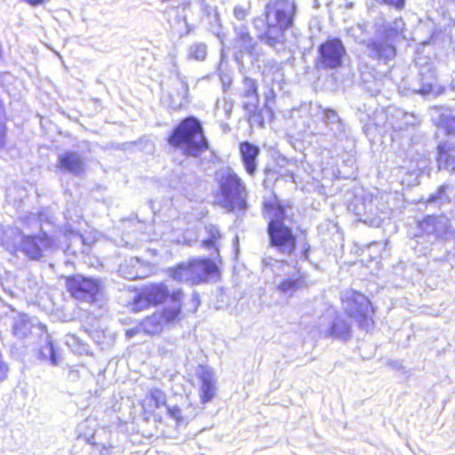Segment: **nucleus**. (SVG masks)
I'll use <instances>...</instances> for the list:
<instances>
[{
  "label": "nucleus",
  "instance_id": "1",
  "mask_svg": "<svg viewBox=\"0 0 455 455\" xmlns=\"http://www.w3.org/2000/svg\"><path fill=\"white\" fill-rule=\"evenodd\" d=\"M184 292L181 289L171 291L163 282L152 283L144 287V307L163 305L159 321L155 324L153 316L145 321L144 331L154 334L161 331V325H174L183 319Z\"/></svg>",
  "mask_w": 455,
  "mask_h": 455
},
{
  "label": "nucleus",
  "instance_id": "2",
  "mask_svg": "<svg viewBox=\"0 0 455 455\" xmlns=\"http://www.w3.org/2000/svg\"><path fill=\"white\" fill-rule=\"evenodd\" d=\"M289 208L290 204H283L276 195L262 204L263 213L270 219L267 226L270 245L279 252L292 255L297 250V235L291 227L284 224Z\"/></svg>",
  "mask_w": 455,
  "mask_h": 455
},
{
  "label": "nucleus",
  "instance_id": "3",
  "mask_svg": "<svg viewBox=\"0 0 455 455\" xmlns=\"http://www.w3.org/2000/svg\"><path fill=\"white\" fill-rule=\"evenodd\" d=\"M295 15L296 5L292 0H269L263 12L265 30L258 38L267 45L275 46L293 27Z\"/></svg>",
  "mask_w": 455,
  "mask_h": 455
},
{
  "label": "nucleus",
  "instance_id": "4",
  "mask_svg": "<svg viewBox=\"0 0 455 455\" xmlns=\"http://www.w3.org/2000/svg\"><path fill=\"white\" fill-rule=\"evenodd\" d=\"M220 259L192 257L170 267V277L177 282H185L190 286L219 282L221 279Z\"/></svg>",
  "mask_w": 455,
  "mask_h": 455
},
{
  "label": "nucleus",
  "instance_id": "5",
  "mask_svg": "<svg viewBox=\"0 0 455 455\" xmlns=\"http://www.w3.org/2000/svg\"><path fill=\"white\" fill-rule=\"evenodd\" d=\"M167 143L187 156H199L209 148L201 122L193 116L181 119L167 137Z\"/></svg>",
  "mask_w": 455,
  "mask_h": 455
},
{
  "label": "nucleus",
  "instance_id": "6",
  "mask_svg": "<svg viewBox=\"0 0 455 455\" xmlns=\"http://www.w3.org/2000/svg\"><path fill=\"white\" fill-rule=\"evenodd\" d=\"M12 332L19 339H26L29 335L37 336L44 343L39 348V358L49 361L52 366L59 364L60 355L53 339L48 334L46 326L36 318L29 317L26 314H17L13 317Z\"/></svg>",
  "mask_w": 455,
  "mask_h": 455
},
{
  "label": "nucleus",
  "instance_id": "7",
  "mask_svg": "<svg viewBox=\"0 0 455 455\" xmlns=\"http://www.w3.org/2000/svg\"><path fill=\"white\" fill-rule=\"evenodd\" d=\"M221 205L231 212H244L248 207V192L244 181L233 171L223 173L218 180Z\"/></svg>",
  "mask_w": 455,
  "mask_h": 455
},
{
  "label": "nucleus",
  "instance_id": "8",
  "mask_svg": "<svg viewBox=\"0 0 455 455\" xmlns=\"http://www.w3.org/2000/svg\"><path fill=\"white\" fill-rule=\"evenodd\" d=\"M339 299L346 315L354 319L360 329L369 331L374 326L377 308L368 296L350 289L344 291Z\"/></svg>",
  "mask_w": 455,
  "mask_h": 455
},
{
  "label": "nucleus",
  "instance_id": "9",
  "mask_svg": "<svg viewBox=\"0 0 455 455\" xmlns=\"http://www.w3.org/2000/svg\"><path fill=\"white\" fill-rule=\"evenodd\" d=\"M7 235L12 238V243H7V251L13 254L20 251L34 260L40 259L44 256V251L53 244L52 238L45 232L27 235L17 228L10 229Z\"/></svg>",
  "mask_w": 455,
  "mask_h": 455
},
{
  "label": "nucleus",
  "instance_id": "10",
  "mask_svg": "<svg viewBox=\"0 0 455 455\" xmlns=\"http://www.w3.org/2000/svg\"><path fill=\"white\" fill-rule=\"evenodd\" d=\"M405 39L404 27L385 26L379 37L370 39L365 46L371 59L387 63L396 56L395 44Z\"/></svg>",
  "mask_w": 455,
  "mask_h": 455
},
{
  "label": "nucleus",
  "instance_id": "11",
  "mask_svg": "<svg viewBox=\"0 0 455 455\" xmlns=\"http://www.w3.org/2000/svg\"><path fill=\"white\" fill-rule=\"evenodd\" d=\"M347 49L339 37H331L318 46L315 68L317 70H337L344 66Z\"/></svg>",
  "mask_w": 455,
  "mask_h": 455
},
{
  "label": "nucleus",
  "instance_id": "12",
  "mask_svg": "<svg viewBox=\"0 0 455 455\" xmlns=\"http://www.w3.org/2000/svg\"><path fill=\"white\" fill-rule=\"evenodd\" d=\"M66 286L73 298L86 303L95 302L102 290V283L100 279L82 275L68 276Z\"/></svg>",
  "mask_w": 455,
  "mask_h": 455
},
{
  "label": "nucleus",
  "instance_id": "13",
  "mask_svg": "<svg viewBox=\"0 0 455 455\" xmlns=\"http://www.w3.org/2000/svg\"><path fill=\"white\" fill-rule=\"evenodd\" d=\"M56 168L62 173L81 176L86 169L85 157L78 151L66 150L58 155Z\"/></svg>",
  "mask_w": 455,
  "mask_h": 455
},
{
  "label": "nucleus",
  "instance_id": "14",
  "mask_svg": "<svg viewBox=\"0 0 455 455\" xmlns=\"http://www.w3.org/2000/svg\"><path fill=\"white\" fill-rule=\"evenodd\" d=\"M196 377L200 381L199 398L202 404L211 402L216 395V379L213 371L207 366L199 365Z\"/></svg>",
  "mask_w": 455,
  "mask_h": 455
},
{
  "label": "nucleus",
  "instance_id": "15",
  "mask_svg": "<svg viewBox=\"0 0 455 455\" xmlns=\"http://www.w3.org/2000/svg\"><path fill=\"white\" fill-rule=\"evenodd\" d=\"M307 285L306 274L299 267H294V272L283 278L275 286V291L286 296H292L296 291L306 288Z\"/></svg>",
  "mask_w": 455,
  "mask_h": 455
},
{
  "label": "nucleus",
  "instance_id": "16",
  "mask_svg": "<svg viewBox=\"0 0 455 455\" xmlns=\"http://www.w3.org/2000/svg\"><path fill=\"white\" fill-rule=\"evenodd\" d=\"M238 149L245 172L249 176H254L258 168L259 148L250 141L244 140L238 144Z\"/></svg>",
  "mask_w": 455,
  "mask_h": 455
},
{
  "label": "nucleus",
  "instance_id": "17",
  "mask_svg": "<svg viewBox=\"0 0 455 455\" xmlns=\"http://www.w3.org/2000/svg\"><path fill=\"white\" fill-rule=\"evenodd\" d=\"M435 160L439 168H448L455 164V143L444 140L436 146Z\"/></svg>",
  "mask_w": 455,
  "mask_h": 455
},
{
  "label": "nucleus",
  "instance_id": "18",
  "mask_svg": "<svg viewBox=\"0 0 455 455\" xmlns=\"http://www.w3.org/2000/svg\"><path fill=\"white\" fill-rule=\"evenodd\" d=\"M235 44L242 54L251 55L255 53L257 48V43L247 28L236 32Z\"/></svg>",
  "mask_w": 455,
  "mask_h": 455
},
{
  "label": "nucleus",
  "instance_id": "19",
  "mask_svg": "<svg viewBox=\"0 0 455 455\" xmlns=\"http://www.w3.org/2000/svg\"><path fill=\"white\" fill-rule=\"evenodd\" d=\"M328 335L334 339L347 340L351 335V324L341 317H336L330 324Z\"/></svg>",
  "mask_w": 455,
  "mask_h": 455
},
{
  "label": "nucleus",
  "instance_id": "20",
  "mask_svg": "<svg viewBox=\"0 0 455 455\" xmlns=\"http://www.w3.org/2000/svg\"><path fill=\"white\" fill-rule=\"evenodd\" d=\"M140 259L138 257H132L129 259H126L124 263L121 264L118 271L120 275L124 278L128 280H136L141 278L140 274Z\"/></svg>",
  "mask_w": 455,
  "mask_h": 455
},
{
  "label": "nucleus",
  "instance_id": "21",
  "mask_svg": "<svg viewBox=\"0 0 455 455\" xmlns=\"http://www.w3.org/2000/svg\"><path fill=\"white\" fill-rule=\"evenodd\" d=\"M207 235L208 236L201 241V247L211 250L218 255L220 252V241L221 239L220 229L216 226L211 225L207 228Z\"/></svg>",
  "mask_w": 455,
  "mask_h": 455
},
{
  "label": "nucleus",
  "instance_id": "22",
  "mask_svg": "<svg viewBox=\"0 0 455 455\" xmlns=\"http://www.w3.org/2000/svg\"><path fill=\"white\" fill-rule=\"evenodd\" d=\"M88 423H89V421L85 420L78 425V427H77L78 439H82L84 442H86L87 443H90L92 445H97L100 448V455H110L111 450L114 448V446L110 443H97L94 440L95 439L94 432H92V434H89V435L83 434L82 431L84 430V428L88 427Z\"/></svg>",
  "mask_w": 455,
  "mask_h": 455
},
{
  "label": "nucleus",
  "instance_id": "23",
  "mask_svg": "<svg viewBox=\"0 0 455 455\" xmlns=\"http://www.w3.org/2000/svg\"><path fill=\"white\" fill-rule=\"evenodd\" d=\"M147 412L153 413L156 410L166 405V395L159 388L150 389L148 397Z\"/></svg>",
  "mask_w": 455,
  "mask_h": 455
},
{
  "label": "nucleus",
  "instance_id": "24",
  "mask_svg": "<svg viewBox=\"0 0 455 455\" xmlns=\"http://www.w3.org/2000/svg\"><path fill=\"white\" fill-rule=\"evenodd\" d=\"M439 126L446 135H455V116H442L439 120Z\"/></svg>",
  "mask_w": 455,
  "mask_h": 455
},
{
  "label": "nucleus",
  "instance_id": "25",
  "mask_svg": "<svg viewBox=\"0 0 455 455\" xmlns=\"http://www.w3.org/2000/svg\"><path fill=\"white\" fill-rule=\"evenodd\" d=\"M6 114L4 106L0 100V148L4 147L5 144V139H6Z\"/></svg>",
  "mask_w": 455,
  "mask_h": 455
},
{
  "label": "nucleus",
  "instance_id": "26",
  "mask_svg": "<svg viewBox=\"0 0 455 455\" xmlns=\"http://www.w3.org/2000/svg\"><path fill=\"white\" fill-rule=\"evenodd\" d=\"M207 54L206 45L204 44H197L193 45L189 50V57L196 60H204Z\"/></svg>",
  "mask_w": 455,
  "mask_h": 455
},
{
  "label": "nucleus",
  "instance_id": "27",
  "mask_svg": "<svg viewBox=\"0 0 455 455\" xmlns=\"http://www.w3.org/2000/svg\"><path fill=\"white\" fill-rule=\"evenodd\" d=\"M437 220L435 215H426L420 220L417 222V228L421 232H427L428 228H435Z\"/></svg>",
  "mask_w": 455,
  "mask_h": 455
},
{
  "label": "nucleus",
  "instance_id": "28",
  "mask_svg": "<svg viewBox=\"0 0 455 455\" xmlns=\"http://www.w3.org/2000/svg\"><path fill=\"white\" fill-rule=\"evenodd\" d=\"M299 241L301 242L302 248L300 251V257L304 259H307L309 252L311 251L310 244L307 241V234L306 230H300L299 235Z\"/></svg>",
  "mask_w": 455,
  "mask_h": 455
},
{
  "label": "nucleus",
  "instance_id": "29",
  "mask_svg": "<svg viewBox=\"0 0 455 455\" xmlns=\"http://www.w3.org/2000/svg\"><path fill=\"white\" fill-rule=\"evenodd\" d=\"M247 119L248 121L256 123L259 126L264 125L262 111L259 108L249 110L247 113Z\"/></svg>",
  "mask_w": 455,
  "mask_h": 455
},
{
  "label": "nucleus",
  "instance_id": "30",
  "mask_svg": "<svg viewBox=\"0 0 455 455\" xmlns=\"http://www.w3.org/2000/svg\"><path fill=\"white\" fill-rule=\"evenodd\" d=\"M168 415L173 419L176 422H181L183 420L181 409L177 406H172L167 408Z\"/></svg>",
  "mask_w": 455,
  "mask_h": 455
},
{
  "label": "nucleus",
  "instance_id": "31",
  "mask_svg": "<svg viewBox=\"0 0 455 455\" xmlns=\"http://www.w3.org/2000/svg\"><path fill=\"white\" fill-rule=\"evenodd\" d=\"M10 229H14L13 228H9L4 230V227L0 225V245H2L7 251V243H12V238L7 235V233Z\"/></svg>",
  "mask_w": 455,
  "mask_h": 455
},
{
  "label": "nucleus",
  "instance_id": "32",
  "mask_svg": "<svg viewBox=\"0 0 455 455\" xmlns=\"http://www.w3.org/2000/svg\"><path fill=\"white\" fill-rule=\"evenodd\" d=\"M322 114L326 121L340 122L338 112L333 108H323Z\"/></svg>",
  "mask_w": 455,
  "mask_h": 455
},
{
  "label": "nucleus",
  "instance_id": "33",
  "mask_svg": "<svg viewBox=\"0 0 455 455\" xmlns=\"http://www.w3.org/2000/svg\"><path fill=\"white\" fill-rule=\"evenodd\" d=\"M243 95L245 97L253 98L255 105L258 104L259 97V93H258V87L254 83L251 84L250 89H248L247 91L244 92Z\"/></svg>",
  "mask_w": 455,
  "mask_h": 455
},
{
  "label": "nucleus",
  "instance_id": "34",
  "mask_svg": "<svg viewBox=\"0 0 455 455\" xmlns=\"http://www.w3.org/2000/svg\"><path fill=\"white\" fill-rule=\"evenodd\" d=\"M8 371V364L3 359L2 353L0 352V381H3L7 378Z\"/></svg>",
  "mask_w": 455,
  "mask_h": 455
},
{
  "label": "nucleus",
  "instance_id": "35",
  "mask_svg": "<svg viewBox=\"0 0 455 455\" xmlns=\"http://www.w3.org/2000/svg\"><path fill=\"white\" fill-rule=\"evenodd\" d=\"M381 2L397 10H402L405 4V0H381Z\"/></svg>",
  "mask_w": 455,
  "mask_h": 455
},
{
  "label": "nucleus",
  "instance_id": "36",
  "mask_svg": "<svg viewBox=\"0 0 455 455\" xmlns=\"http://www.w3.org/2000/svg\"><path fill=\"white\" fill-rule=\"evenodd\" d=\"M234 14L238 20H243L248 15V10L243 7H235Z\"/></svg>",
  "mask_w": 455,
  "mask_h": 455
},
{
  "label": "nucleus",
  "instance_id": "37",
  "mask_svg": "<svg viewBox=\"0 0 455 455\" xmlns=\"http://www.w3.org/2000/svg\"><path fill=\"white\" fill-rule=\"evenodd\" d=\"M142 301V291H137L134 296V307L135 309L140 311L141 309L140 303Z\"/></svg>",
  "mask_w": 455,
  "mask_h": 455
},
{
  "label": "nucleus",
  "instance_id": "38",
  "mask_svg": "<svg viewBox=\"0 0 455 455\" xmlns=\"http://www.w3.org/2000/svg\"><path fill=\"white\" fill-rule=\"evenodd\" d=\"M192 300H193L194 305H195L193 312H196L197 310V308L199 307L200 304H201L200 296H199V294L197 292H194L192 294Z\"/></svg>",
  "mask_w": 455,
  "mask_h": 455
},
{
  "label": "nucleus",
  "instance_id": "39",
  "mask_svg": "<svg viewBox=\"0 0 455 455\" xmlns=\"http://www.w3.org/2000/svg\"><path fill=\"white\" fill-rule=\"evenodd\" d=\"M138 332H139L138 328H130L125 331V336L128 339H131V338L134 337Z\"/></svg>",
  "mask_w": 455,
  "mask_h": 455
},
{
  "label": "nucleus",
  "instance_id": "40",
  "mask_svg": "<svg viewBox=\"0 0 455 455\" xmlns=\"http://www.w3.org/2000/svg\"><path fill=\"white\" fill-rule=\"evenodd\" d=\"M435 193L439 196L440 198L445 196L446 193V186L441 185L436 188Z\"/></svg>",
  "mask_w": 455,
  "mask_h": 455
},
{
  "label": "nucleus",
  "instance_id": "41",
  "mask_svg": "<svg viewBox=\"0 0 455 455\" xmlns=\"http://www.w3.org/2000/svg\"><path fill=\"white\" fill-rule=\"evenodd\" d=\"M438 199H440L439 196L435 193V194H432L430 195L427 200H426V204H432V203H435L436 202Z\"/></svg>",
  "mask_w": 455,
  "mask_h": 455
},
{
  "label": "nucleus",
  "instance_id": "42",
  "mask_svg": "<svg viewBox=\"0 0 455 455\" xmlns=\"http://www.w3.org/2000/svg\"><path fill=\"white\" fill-rule=\"evenodd\" d=\"M76 239H77L81 243H83V240H84V238H83V236L81 235H77L76 236Z\"/></svg>",
  "mask_w": 455,
  "mask_h": 455
},
{
  "label": "nucleus",
  "instance_id": "43",
  "mask_svg": "<svg viewBox=\"0 0 455 455\" xmlns=\"http://www.w3.org/2000/svg\"><path fill=\"white\" fill-rule=\"evenodd\" d=\"M258 21H261V20H260L259 18H255V19H253V21H252V22H253V24L256 26V23H257Z\"/></svg>",
  "mask_w": 455,
  "mask_h": 455
},
{
  "label": "nucleus",
  "instance_id": "44",
  "mask_svg": "<svg viewBox=\"0 0 455 455\" xmlns=\"http://www.w3.org/2000/svg\"><path fill=\"white\" fill-rule=\"evenodd\" d=\"M248 108H249V105H248V104H244V105H243V108H244V109H248Z\"/></svg>",
  "mask_w": 455,
  "mask_h": 455
}]
</instances>
